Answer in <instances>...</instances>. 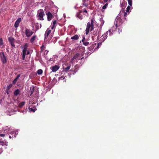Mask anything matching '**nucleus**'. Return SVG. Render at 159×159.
I'll return each instance as SVG.
<instances>
[{"mask_svg":"<svg viewBox=\"0 0 159 159\" xmlns=\"http://www.w3.org/2000/svg\"><path fill=\"white\" fill-rule=\"evenodd\" d=\"M85 48L83 47H80V51H82V52H84L85 51Z\"/></svg>","mask_w":159,"mask_h":159,"instance_id":"35","label":"nucleus"},{"mask_svg":"<svg viewBox=\"0 0 159 159\" xmlns=\"http://www.w3.org/2000/svg\"><path fill=\"white\" fill-rule=\"evenodd\" d=\"M85 38L84 37H83V39L81 40L80 41V43L82 42L83 43V44L85 46H87L88 45L89 43L88 42H84V40Z\"/></svg>","mask_w":159,"mask_h":159,"instance_id":"17","label":"nucleus"},{"mask_svg":"<svg viewBox=\"0 0 159 159\" xmlns=\"http://www.w3.org/2000/svg\"><path fill=\"white\" fill-rule=\"evenodd\" d=\"M83 58V57L81 58H80V59H82V58Z\"/></svg>","mask_w":159,"mask_h":159,"instance_id":"51","label":"nucleus"},{"mask_svg":"<svg viewBox=\"0 0 159 159\" xmlns=\"http://www.w3.org/2000/svg\"><path fill=\"white\" fill-rule=\"evenodd\" d=\"M0 57L2 62L3 64H5L7 62V58L4 56L3 52L0 53Z\"/></svg>","mask_w":159,"mask_h":159,"instance_id":"6","label":"nucleus"},{"mask_svg":"<svg viewBox=\"0 0 159 159\" xmlns=\"http://www.w3.org/2000/svg\"><path fill=\"white\" fill-rule=\"evenodd\" d=\"M47 16V19L48 21H50L52 19V15L51 12H48L46 13Z\"/></svg>","mask_w":159,"mask_h":159,"instance_id":"11","label":"nucleus"},{"mask_svg":"<svg viewBox=\"0 0 159 159\" xmlns=\"http://www.w3.org/2000/svg\"><path fill=\"white\" fill-rule=\"evenodd\" d=\"M76 16L77 17H78L79 18L80 17H79V12H78L77 13V14H76Z\"/></svg>","mask_w":159,"mask_h":159,"instance_id":"42","label":"nucleus"},{"mask_svg":"<svg viewBox=\"0 0 159 159\" xmlns=\"http://www.w3.org/2000/svg\"><path fill=\"white\" fill-rule=\"evenodd\" d=\"M84 12L86 13L87 14V16H88V13L87 12V11L85 9H83V10H80V13L82 12Z\"/></svg>","mask_w":159,"mask_h":159,"instance_id":"27","label":"nucleus"},{"mask_svg":"<svg viewBox=\"0 0 159 159\" xmlns=\"http://www.w3.org/2000/svg\"><path fill=\"white\" fill-rule=\"evenodd\" d=\"M79 38V36L78 35H76L71 37L72 39L77 40Z\"/></svg>","mask_w":159,"mask_h":159,"instance_id":"23","label":"nucleus"},{"mask_svg":"<svg viewBox=\"0 0 159 159\" xmlns=\"http://www.w3.org/2000/svg\"><path fill=\"white\" fill-rule=\"evenodd\" d=\"M28 44L25 43L23 46V49L22 51V59L24 60L26 55H28L29 54V51L27 49Z\"/></svg>","mask_w":159,"mask_h":159,"instance_id":"3","label":"nucleus"},{"mask_svg":"<svg viewBox=\"0 0 159 159\" xmlns=\"http://www.w3.org/2000/svg\"><path fill=\"white\" fill-rule=\"evenodd\" d=\"M29 109L30 111H32L34 112L36 110V109L35 107H33V108L30 107V106L29 107Z\"/></svg>","mask_w":159,"mask_h":159,"instance_id":"19","label":"nucleus"},{"mask_svg":"<svg viewBox=\"0 0 159 159\" xmlns=\"http://www.w3.org/2000/svg\"><path fill=\"white\" fill-rule=\"evenodd\" d=\"M26 110H25V111H24H24H22V112H23V113H24V112H26Z\"/></svg>","mask_w":159,"mask_h":159,"instance_id":"48","label":"nucleus"},{"mask_svg":"<svg viewBox=\"0 0 159 159\" xmlns=\"http://www.w3.org/2000/svg\"><path fill=\"white\" fill-rule=\"evenodd\" d=\"M39 24L38 23H37L35 24V26L37 27V29H38L39 28H41V24H40V27H39Z\"/></svg>","mask_w":159,"mask_h":159,"instance_id":"26","label":"nucleus"},{"mask_svg":"<svg viewBox=\"0 0 159 159\" xmlns=\"http://www.w3.org/2000/svg\"><path fill=\"white\" fill-rule=\"evenodd\" d=\"M107 1L108 0H103V1L105 2H107Z\"/></svg>","mask_w":159,"mask_h":159,"instance_id":"45","label":"nucleus"},{"mask_svg":"<svg viewBox=\"0 0 159 159\" xmlns=\"http://www.w3.org/2000/svg\"><path fill=\"white\" fill-rule=\"evenodd\" d=\"M130 8V6H128L127 7V8L126 10V11L127 12H129V9Z\"/></svg>","mask_w":159,"mask_h":159,"instance_id":"33","label":"nucleus"},{"mask_svg":"<svg viewBox=\"0 0 159 159\" xmlns=\"http://www.w3.org/2000/svg\"><path fill=\"white\" fill-rule=\"evenodd\" d=\"M18 130H13L11 132V134L13 135V136H14V137L15 138L16 137V136L18 134Z\"/></svg>","mask_w":159,"mask_h":159,"instance_id":"14","label":"nucleus"},{"mask_svg":"<svg viewBox=\"0 0 159 159\" xmlns=\"http://www.w3.org/2000/svg\"><path fill=\"white\" fill-rule=\"evenodd\" d=\"M94 29V20L92 19L90 22H89L87 23L86 28L85 30V34H87L90 31H92Z\"/></svg>","mask_w":159,"mask_h":159,"instance_id":"1","label":"nucleus"},{"mask_svg":"<svg viewBox=\"0 0 159 159\" xmlns=\"http://www.w3.org/2000/svg\"><path fill=\"white\" fill-rule=\"evenodd\" d=\"M56 24V21L54 20L52 23V25H53L55 26V25Z\"/></svg>","mask_w":159,"mask_h":159,"instance_id":"34","label":"nucleus"},{"mask_svg":"<svg viewBox=\"0 0 159 159\" xmlns=\"http://www.w3.org/2000/svg\"><path fill=\"white\" fill-rule=\"evenodd\" d=\"M4 136H5V134H0V136L3 137H4Z\"/></svg>","mask_w":159,"mask_h":159,"instance_id":"43","label":"nucleus"},{"mask_svg":"<svg viewBox=\"0 0 159 159\" xmlns=\"http://www.w3.org/2000/svg\"><path fill=\"white\" fill-rule=\"evenodd\" d=\"M108 34L107 33H105L103 35H102V37L103 36L102 39H103V41H104L105 40L107 39V34Z\"/></svg>","mask_w":159,"mask_h":159,"instance_id":"20","label":"nucleus"},{"mask_svg":"<svg viewBox=\"0 0 159 159\" xmlns=\"http://www.w3.org/2000/svg\"><path fill=\"white\" fill-rule=\"evenodd\" d=\"M25 32L26 35L27 37H30L34 33L32 31L27 29L25 30Z\"/></svg>","mask_w":159,"mask_h":159,"instance_id":"5","label":"nucleus"},{"mask_svg":"<svg viewBox=\"0 0 159 159\" xmlns=\"http://www.w3.org/2000/svg\"><path fill=\"white\" fill-rule=\"evenodd\" d=\"M51 30L49 29H48L45 32V40L46 41H48V40H47L48 37V35L50 33H51Z\"/></svg>","mask_w":159,"mask_h":159,"instance_id":"7","label":"nucleus"},{"mask_svg":"<svg viewBox=\"0 0 159 159\" xmlns=\"http://www.w3.org/2000/svg\"><path fill=\"white\" fill-rule=\"evenodd\" d=\"M55 27V26H53V25H52V26H51V29L53 30V29H54Z\"/></svg>","mask_w":159,"mask_h":159,"instance_id":"40","label":"nucleus"},{"mask_svg":"<svg viewBox=\"0 0 159 159\" xmlns=\"http://www.w3.org/2000/svg\"><path fill=\"white\" fill-rule=\"evenodd\" d=\"M74 8L75 9H77L78 8H79L78 7H77L76 6H75V7H74Z\"/></svg>","mask_w":159,"mask_h":159,"instance_id":"44","label":"nucleus"},{"mask_svg":"<svg viewBox=\"0 0 159 159\" xmlns=\"http://www.w3.org/2000/svg\"><path fill=\"white\" fill-rule=\"evenodd\" d=\"M12 84H9L7 87V93L8 94V91L12 87Z\"/></svg>","mask_w":159,"mask_h":159,"instance_id":"25","label":"nucleus"},{"mask_svg":"<svg viewBox=\"0 0 159 159\" xmlns=\"http://www.w3.org/2000/svg\"><path fill=\"white\" fill-rule=\"evenodd\" d=\"M100 44H101L102 43H98V46H99V45H100Z\"/></svg>","mask_w":159,"mask_h":159,"instance_id":"46","label":"nucleus"},{"mask_svg":"<svg viewBox=\"0 0 159 159\" xmlns=\"http://www.w3.org/2000/svg\"><path fill=\"white\" fill-rule=\"evenodd\" d=\"M21 21V19L20 18H19L16 21L15 24L14 26L16 28H17L18 26V25Z\"/></svg>","mask_w":159,"mask_h":159,"instance_id":"12","label":"nucleus"},{"mask_svg":"<svg viewBox=\"0 0 159 159\" xmlns=\"http://www.w3.org/2000/svg\"><path fill=\"white\" fill-rule=\"evenodd\" d=\"M11 135H9V138L10 139H11L12 138H13V135L11 134Z\"/></svg>","mask_w":159,"mask_h":159,"instance_id":"41","label":"nucleus"},{"mask_svg":"<svg viewBox=\"0 0 159 159\" xmlns=\"http://www.w3.org/2000/svg\"><path fill=\"white\" fill-rule=\"evenodd\" d=\"M107 33H108L110 35H111V34H113V30H109Z\"/></svg>","mask_w":159,"mask_h":159,"instance_id":"32","label":"nucleus"},{"mask_svg":"<svg viewBox=\"0 0 159 159\" xmlns=\"http://www.w3.org/2000/svg\"><path fill=\"white\" fill-rule=\"evenodd\" d=\"M37 38V36L35 35H34L30 39V42L32 43H33L34 40L36 39Z\"/></svg>","mask_w":159,"mask_h":159,"instance_id":"15","label":"nucleus"},{"mask_svg":"<svg viewBox=\"0 0 159 159\" xmlns=\"http://www.w3.org/2000/svg\"><path fill=\"white\" fill-rule=\"evenodd\" d=\"M83 5H84V6L86 7H87L88 5V4H87V3H85V2H84L83 3Z\"/></svg>","mask_w":159,"mask_h":159,"instance_id":"38","label":"nucleus"},{"mask_svg":"<svg viewBox=\"0 0 159 159\" xmlns=\"http://www.w3.org/2000/svg\"><path fill=\"white\" fill-rule=\"evenodd\" d=\"M121 15L119 14L115 21V25L117 28L119 26H121V24L123 23V20L121 18Z\"/></svg>","mask_w":159,"mask_h":159,"instance_id":"2","label":"nucleus"},{"mask_svg":"<svg viewBox=\"0 0 159 159\" xmlns=\"http://www.w3.org/2000/svg\"><path fill=\"white\" fill-rule=\"evenodd\" d=\"M122 31L121 28H118V32L119 33H120Z\"/></svg>","mask_w":159,"mask_h":159,"instance_id":"37","label":"nucleus"},{"mask_svg":"<svg viewBox=\"0 0 159 159\" xmlns=\"http://www.w3.org/2000/svg\"><path fill=\"white\" fill-rule=\"evenodd\" d=\"M31 103V101L30 100L29 102V104H30Z\"/></svg>","mask_w":159,"mask_h":159,"instance_id":"47","label":"nucleus"},{"mask_svg":"<svg viewBox=\"0 0 159 159\" xmlns=\"http://www.w3.org/2000/svg\"><path fill=\"white\" fill-rule=\"evenodd\" d=\"M70 68V66H68L67 67L65 68L64 66H63V69L65 71H67L69 70Z\"/></svg>","mask_w":159,"mask_h":159,"instance_id":"24","label":"nucleus"},{"mask_svg":"<svg viewBox=\"0 0 159 159\" xmlns=\"http://www.w3.org/2000/svg\"><path fill=\"white\" fill-rule=\"evenodd\" d=\"M20 91L19 89H17L14 92V94L16 96H17L20 94Z\"/></svg>","mask_w":159,"mask_h":159,"instance_id":"18","label":"nucleus"},{"mask_svg":"<svg viewBox=\"0 0 159 159\" xmlns=\"http://www.w3.org/2000/svg\"><path fill=\"white\" fill-rule=\"evenodd\" d=\"M98 33L97 31H93V36H96L97 35Z\"/></svg>","mask_w":159,"mask_h":159,"instance_id":"29","label":"nucleus"},{"mask_svg":"<svg viewBox=\"0 0 159 159\" xmlns=\"http://www.w3.org/2000/svg\"><path fill=\"white\" fill-rule=\"evenodd\" d=\"M79 54L78 53L76 54L71 59V61L72 62H75V60H79Z\"/></svg>","mask_w":159,"mask_h":159,"instance_id":"8","label":"nucleus"},{"mask_svg":"<svg viewBox=\"0 0 159 159\" xmlns=\"http://www.w3.org/2000/svg\"><path fill=\"white\" fill-rule=\"evenodd\" d=\"M4 145L7 146V142H4L3 141H0V149H2V147Z\"/></svg>","mask_w":159,"mask_h":159,"instance_id":"13","label":"nucleus"},{"mask_svg":"<svg viewBox=\"0 0 159 159\" xmlns=\"http://www.w3.org/2000/svg\"><path fill=\"white\" fill-rule=\"evenodd\" d=\"M45 48V47L43 45H42L41 47V50H43Z\"/></svg>","mask_w":159,"mask_h":159,"instance_id":"39","label":"nucleus"},{"mask_svg":"<svg viewBox=\"0 0 159 159\" xmlns=\"http://www.w3.org/2000/svg\"><path fill=\"white\" fill-rule=\"evenodd\" d=\"M0 47L1 48H3L4 45L3 44V40L2 39H0Z\"/></svg>","mask_w":159,"mask_h":159,"instance_id":"22","label":"nucleus"},{"mask_svg":"<svg viewBox=\"0 0 159 159\" xmlns=\"http://www.w3.org/2000/svg\"><path fill=\"white\" fill-rule=\"evenodd\" d=\"M37 97H38V93H37Z\"/></svg>","mask_w":159,"mask_h":159,"instance_id":"49","label":"nucleus"},{"mask_svg":"<svg viewBox=\"0 0 159 159\" xmlns=\"http://www.w3.org/2000/svg\"><path fill=\"white\" fill-rule=\"evenodd\" d=\"M25 102H20L18 104V107L20 108H21L25 105Z\"/></svg>","mask_w":159,"mask_h":159,"instance_id":"21","label":"nucleus"},{"mask_svg":"<svg viewBox=\"0 0 159 159\" xmlns=\"http://www.w3.org/2000/svg\"><path fill=\"white\" fill-rule=\"evenodd\" d=\"M108 5V4L107 3H106L105 5H104L103 7H102V11H102V9H106L107 7V6Z\"/></svg>","mask_w":159,"mask_h":159,"instance_id":"31","label":"nucleus"},{"mask_svg":"<svg viewBox=\"0 0 159 159\" xmlns=\"http://www.w3.org/2000/svg\"><path fill=\"white\" fill-rule=\"evenodd\" d=\"M45 15L44 12L43 10L40 9L38 11L37 15L38 20H44L43 16Z\"/></svg>","mask_w":159,"mask_h":159,"instance_id":"4","label":"nucleus"},{"mask_svg":"<svg viewBox=\"0 0 159 159\" xmlns=\"http://www.w3.org/2000/svg\"><path fill=\"white\" fill-rule=\"evenodd\" d=\"M2 152V151H1V152H0V153H1V152Z\"/></svg>","mask_w":159,"mask_h":159,"instance_id":"50","label":"nucleus"},{"mask_svg":"<svg viewBox=\"0 0 159 159\" xmlns=\"http://www.w3.org/2000/svg\"><path fill=\"white\" fill-rule=\"evenodd\" d=\"M127 12H127L126 11V12H124V18H125V19H126L125 17L126 16L127 14Z\"/></svg>","mask_w":159,"mask_h":159,"instance_id":"36","label":"nucleus"},{"mask_svg":"<svg viewBox=\"0 0 159 159\" xmlns=\"http://www.w3.org/2000/svg\"><path fill=\"white\" fill-rule=\"evenodd\" d=\"M20 76V75L19 74L17 75L16 77L14 80L13 81V84H15L17 82V80L19 78Z\"/></svg>","mask_w":159,"mask_h":159,"instance_id":"16","label":"nucleus"},{"mask_svg":"<svg viewBox=\"0 0 159 159\" xmlns=\"http://www.w3.org/2000/svg\"><path fill=\"white\" fill-rule=\"evenodd\" d=\"M42 73H43V70H42L41 69H39L37 71V73L39 75H41Z\"/></svg>","mask_w":159,"mask_h":159,"instance_id":"30","label":"nucleus"},{"mask_svg":"<svg viewBox=\"0 0 159 159\" xmlns=\"http://www.w3.org/2000/svg\"><path fill=\"white\" fill-rule=\"evenodd\" d=\"M128 3L129 5V6L131 7L132 6V0H127Z\"/></svg>","mask_w":159,"mask_h":159,"instance_id":"28","label":"nucleus"},{"mask_svg":"<svg viewBox=\"0 0 159 159\" xmlns=\"http://www.w3.org/2000/svg\"><path fill=\"white\" fill-rule=\"evenodd\" d=\"M59 68V66H58L55 65L51 67V69L52 71L55 72Z\"/></svg>","mask_w":159,"mask_h":159,"instance_id":"10","label":"nucleus"},{"mask_svg":"<svg viewBox=\"0 0 159 159\" xmlns=\"http://www.w3.org/2000/svg\"><path fill=\"white\" fill-rule=\"evenodd\" d=\"M8 40H9V42L11 43V46H12L13 47H14L15 46V45H14V40H15L14 39L13 37H10L9 38Z\"/></svg>","mask_w":159,"mask_h":159,"instance_id":"9","label":"nucleus"}]
</instances>
